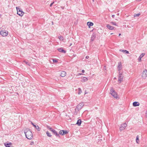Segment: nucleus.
<instances>
[{
    "label": "nucleus",
    "instance_id": "44",
    "mask_svg": "<svg viewBox=\"0 0 147 147\" xmlns=\"http://www.w3.org/2000/svg\"><path fill=\"white\" fill-rule=\"evenodd\" d=\"M137 1H141L142 0H137Z\"/></svg>",
    "mask_w": 147,
    "mask_h": 147
},
{
    "label": "nucleus",
    "instance_id": "15",
    "mask_svg": "<svg viewBox=\"0 0 147 147\" xmlns=\"http://www.w3.org/2000/svg\"><path fill=\"white\" fill-rule=\"evenodd\" d=\"M133 106L134 107L138 106L140 105V103L138 102H134L133 103Z\"/></svg>",
    "mask_w": 147,
    "mask_h": 147
},
{
    "label": "nucleus",
    "instance_id": "27",
    "mask_svg": "<svg viewBox=\"0 0 147 147\" xmlns=\"http://www.w3.org/2000/svg\"><path fill=\"white\" fill-rule=\"evenodd\" d=\"M59 38L60 40H63V37L61 36H60L59 37Z\"/></svg>",
    "mask_w": 147,
    "mask_h": 147
},
{
    "label": "nucleus",
    "instance_id": "28",
    "mask_svg": "<svg viewBox=\"0 0 147 147\" xmlns=\"http://www.w3.org/2000/svg\"><path fill=\"white\" fill-rule=\"evenodd\" d=\"M145 53H142L140 55L139 57H140L142 58L143 56L144 55Z\"/></svg>",
    "mask_w": 147,
    "mask_h": 147
},
{
    "label": "nucleus",
    "instance_id": "37",
    "mask_svg": "<svg viewBox=\"0 0 147 147\" xmlns=\"http://www.w3.org/2000/svg\"><path fill=\"white\" fill-rule=\"evenodd\" d=\"M115 16V15H112V17L113 18H114V17Z\"/></svg>",
    "mask_w": 147,
    "mask_h": 147
},
{
    "label": "nucleus",
    "instance_id": "21",
    "mask_svg": "<svg viewBox=\"0 0 147 147\" xmlns=\"http://www.w3.org/2000/svg\"><path fill=\"white\" fill-rule=\"evenodd\" d=\"M12 144L11 143H4V145L6 147H10V146Z\"/></svg>",
    "mask_w": 147,
    "mask_h": 147
},
{
    "label": "nucleus",
    "instance_id": "12",
    "mask_svg": "<svg viewBox=\"0 0 147 147\" xmlns=\"http://www.w3.org/2000/svg\"><path fill=\"white\" fill-rule=\"evenodd\" d=\"M31 123L32 124L37 130L38 131H39L40 130V129L38 126H36L32 122H31Z\"/></svg>",
    "mask_w": 147,
    "mask_h": 147
},
{
    "label": "nucleus",
    "instance_id": "35",
    "mask_svg": "<svg viewBox=\"0 0 147 147\" xmlns=\"http://www.w3.org/2000/svg\"><path fill=\"white\" fill-rule=\"evenodd\" d=\"M54 2H53V3H51L50 5V7H51L52 5L53 4V3H54Z\"/></svg>",
    "mask_w": 147,
    "mask_h": 147
},
{
    "label": "nucleus",
    "instance_id": "8",
    "mask_svg": "<svg viewBox=\"0 0 147 147\" xmlns=\"http://www.w3.org/2000/svg\"><path fill=\"white\" fill-rule=\"evenodd\" d=\"M57 50L60 52L65 53H66V51L64 50L63 48H58Z\"/></svg>",
    "mask_w": 147,
    "mask_h": 147
},
{
    "label": "nucleus",
    "instance_id": "46",
    "mask_svg": "<svg viewBox=\"0 0 147 147\" xmlns=\"http://www.w3.org/2000/svg\"><path fill=\"white\" fill-rule=\"evenodd\" d=\"M113 34V33H111V34Z\"/></svg>",
    "mask_w": 147,
    "mask_h": 147
},
{
    "label": "nucleus",
    "instance_id": "33",
    "mask_svg": "<svg viewBox=\"0 0 147 147\" xmlns=\"http://www.w3.org/2000/svg\"><path fill=\"white\" fill-rule=\"evenodd\" d=\"M53 63H57V61L56 59H53Z\"/></svg>",
    "mask_w": 147,
    "mask_h": 147
},
{
    "label": "nucleus",
    "instance_id": "29",
    "mask_svg": "<svg viewBox=\"0 0 147 147\" xmlns=\"http://www.w3.org/2000/svg\"><path fill=\"white\" fill-rule=\"evenodd\" d=\"M63 131V130H61V131H60L59 132V134H60L63 135V132H62Z\"/></svg>",
    "mask_w": 147,
    "mask_h": 147
},
{
    "label": "nucleus",
    "instance_id": "47",
    "mask_svg": "<svg viewBox=\"0 0 147 147\" xmlns=\"http://www.w3.org/2000/svg\"><path fill=\"white\" fill-rule=\"evenodd\" d=\"M114 78L115 79H116V78Z\"/></svg>",
    "mask_w": 147,
    "mask_h": 147
},
{
    "label": "nucleus",
    "instance_id": "10",
    "mask_svg": "<svg viewBox=\"0 0 147 147\" xmlns=\"http://www.w3.org/2000/svg\"><path fill=\"white\" fill-rule=\"evenodd\" d=\"M17 12V14L20 16H23L24 14V12L22 10L20 11H18V12Z\"/></svg>",
    "mask_w": 147,
    "mask_h": 147
},
{
    "label": "nucleus",
    "instance_id": "9",
    "mask_svg": "<svg viewBox=\"0 0 147 147\" xmlns=\"http://www.w3.org/2000/svg\"><path fill=\"white\" fill-rule=\"evenodd\" d=\"M66 72L64 71H61L60 75L61 77H63L66 76Z\"/></svg>",
    "mask_w": 147,
    "mask_h": 147
},
{
    "label": "nucleus",
    "instance_id": "5",
    "mask_svg": "<svg viewBox=\"0 0 147 147\" xmlns=\"http://www.w3.org/2000/svg\"><path fill=\"white\" fill-rule=\"evenodd\" d=\"M121 125L119 128V129L121 131H122L125 129L127 126V124L125 123H123Z\"/></svg>",
    "mask_w": 147,
    "mask_h": 147
},
{
    "label": "nucleus",
    "instance_id": "16",
    "mask_svg": "<svg viewBox=\"0 0 147 147\" xmlns=\"http://www.w3.org/2000/svg\"><path fill=\"white\" fill-rule=\"evenodd\" d=\"M107 27L110 30H112L114 29V27L112 26H111L109 24H107Z\"/></svg>",
    "mask_w": 147,
    "mask_h": 147
},
{
    "label": "nucleus",
    "instance_id": "17",
    "mask_svg": "<svg viewBox=\"0 0 147 147\" xmlns=\"http://www.w3.org/2000/svg\"><path fill=\"white\" fill-rule=\"evenodd\" d=\"M96 35H95V34H93L92 35V36H91V40L92 41H93L94 40V39H95V38L96 37Z\"/></svg>",
    "mask_w": 147,
    "mask_h": 147
},
{
    "label": "nucleus",
    "instance_id": "43",
    "mask_svg": "<svg viewBox=\"0 0 147 147\" xmlns=\"http://www.w3.org/2000/svg\"><path fill=\"white\" fill-rule=\"evenodd\" d=\"M121 35V34H120V33L119 34V36H120Z\"/></svg>",
    "mask_w": 147,
    "mask_h": 147
},
{
    "label": "nucleus",
    "instance_id": "39",
    "mask_svg": "<svg viewBox=\"0 0 147 147\" xmlns=\"http://www.w3.org/2000/svg\"><path fill=\"white\" fill-rule=\"evenodd\" d=\"M82 73H84L85 72V71L84 70H82Z\"/></svg>",
    "mask_w": 147,
    "mask_h": 147
},
{
    "label": "nucleus",
    "instance_id": "41",
    "mask_svg": "<svg viewBox=\"0 0 147 147\" xmlns=\"http://www.w3.org/2000/svg\"><path fill=\"white\" fill-rule=\"evenodd\" d=\"M24 62L26 63V64H28V63L26 62V61H24Z\"/></svg>",
    "mask_w": 147,
    "mask_h": 147
},
{
    "label": "nucleus",
    "instance_id": "48",
    "mask_svg": "<svg viewBox=\"0 0 147 147\" xmlns=\"http://www.w3.org/2000/svg\"><path fill=\"white\" fill-rule=\"evenodd\" d=\"M94 0H93V1Z\"/></svg>",
    "mask_w": 147,
    "mask_h": 147
},
{
    "label": "nucleus",
    "instance_id": "42",
    "mask_svg": "<svg viewBox=\"0 0 147 147\" xmlns=\"http://www.w3.org/2000/svg\"><path fill=\"white\" fill-rule=\"evenodd\" d=\"M61 7V8H62V9H64V7Z\"/></svg>",
    "mask_w": 147,
    "mask_h": 147
},
{
    "label": "nucleus",
    "instance_id": "25",
    "mask_svg": "<svg viewBox=\"0 0 147 147\" xmlns=\"http://www.w3.org/2000/svg\"><path fill=\"white\" fill-rule=\"evenodd\" d=\"M63 131L62 132H63V134H67L68 133V132H67V131H66L65 130H63Z\"/></svg>",
    "mask_w": 147,
    "mask_h": 147
},
{
    "label": "nucleus",
    "instance_id": "45",
    "mask_svg": "<svg viewBox=\"0 0 147 147\" xmlns=\"http://www.w3.org/2000/svg\"><path fill=\"white\" fill-rule=\"evenodd\" d=\"M119 13H118L117 14V15H119Z\"/></svg>",
    "mask_w": 147,
    "mask_h": 147
},
{
    "label": "nucleus",
    "instance_id": "31",
    "mask_svg": "<svg viewBox=\"0 0 147 147\" xmlns=\"http://www.w3.org/2000/svg\"><path fill=\"white\" fill-rule=\"evenodd\" d=\"M47 127L51 131L52 130V129H52V128L51 127H50L49 126H47Z\"/></svg>",
    "mask_w": 147,
    "mask_h": 147
},
{
    "label": "nucleus",
    "instance_id": "14",
    "mask_svg": "<svg viewBox=\"0 0 147 147\" xmlns=\"http://www.w3.org/2000/svg\"><path fill=\"white\" fill-rule=\"evenodd\" d=\"M51 131L55 135L57 136H59V134H58L57 132L54 129H52Z\"/></svg>",
    "mask_w": 147,
    "mask_h": 147
},
{
    "label": "nucleus",
    "instance_id": "40",
    "mask_svg": "<svg viewBox=\"0 0 147 147\" xmlns=\"http://www.w3.org/2000/svg\"><path fill=\"white\" fill-rule=\"evenodd\" d=\"M78 74V75H82L83 74H82V73H79Z\"/></svg>",
    "mask_w": 147,
    "mask_h": 147
},
{
    "label": "nucleus",
    "instance_id": "1",
    "mask_svg": "<svg viewBox=\"0 0 147 147\" xmlns=\"http://www.w3.org/2000/svg\"><path fill=\"white\" fill-rule=\"evenodd\" d=\"M24 134H25L26 137L28 139H31L33 137V134L29 129H26L24 131Z\"/></svg>",
    "mask_w": 147,
    "mask_h": 147
},
{
    "label": "nucleus",
    "instance_id": "36",
    "mask_svg": "<svg viewBox=\"0 0 147 147\" xmlns=\"http://www.w3.org/2000/svg\"><path fill=\"white\" fill-rule=\"evenodd\" d=\"M89 58V57L88 56H86V58L87 59H88Z\"/></svg>",
    "mask_w": 147,
    "mask_h": 147
},
{
    "label": "nucleus",
    "instance_id": "30",
    "mask_svg": "<svg viewBox=\"0 0 147 147\" xmlns=\"http://www.w3.org/2000/svg\"><path fill=\"white\" fill-rule=\"evenodd\" d=\"M16 9H17V12H18V11H21V9H20L19 7H16Z\"/></svg>",
    "mask_w": 147,
    "mask_h": 147
},
{
    "label": "nucleus",
    "instance_id": "19",
    "mask_svg": "<svg viewBox=\"0 0 147 147\" xmlns=\"http://www.w3.org/2000/svg\"><path fill=\"white\" fill-rule=\"evenodd\" d=\"M120 51H122L125 54H128L129 53V52L126 50L120 49Z\"/></svg>",
    "mask_w": 147,
    "mask_h": 147
},
{
    "label": "nucleus",
    "instance_id": "6",
    "mask_svg": "<svg viewBox=\"0 0 147 147\" xmlns=\"http://www.w3.org/2000/svg\"><path fill=\"white\" fill-rule=\"evenodd\" d=\"M142 76L144 79H145L147 76V70L145 69L144 71L142 74Z\"/></svg>",
    "mask_w": 147,
    "mask_h": 147
},
{
    "label": "nucleus",
    "instance_id": "11",
    "mask_svg": "<svg viewBox=\"0 0 147 147\" xmlns=\"http://www.w3.org/2000/svg\"><path fill=\"white\" fill-rule=\"evenodd\" d=\"M82 80L81 81L82 82H85L88 80V79L86 77H84L81 78Z\"/></svg>",
    "mask_w": 147,
    "mask_h": 147
},
{
    "label": "nucleus",
    "instance_id": "23",
    "mask_svg": "<svg viewBox=\"0 0 147 147\" xmlns=\"http://www.w3.org/2000/svg\"><path fill=\"white\" fill-rule=\"evenodd\" d=\"M78 94H80L81 93L82 91V90H81V89H80V88H78Z\"/></svg>",
    "mask_w": 147,
    "mask_h": 147
},
{
    "label": "nucleus",
    "instance_id": "22",
    "mask_svg": "<svg viewBox=\"0 0 147 147\" xmlns=\"http://www.w3.org/2000/svg\"><path fill=\"white\" fill-rule=\"evenodd\" d=\"M136 141L137 143H139V136L138 135H137L136 136Z\"/></svg>",
    "mask_w": 147,
    "mask_h": 147
},
{
    "label": "nucleus",
    "instance_id": "20",
    "mask_svg": "<svg viewBox=\"0 0 147 147\" xmlns=\"http://www.w3.org/2000/svg\"><path fill=\"white\" fill-rule=\"evenodd\" d=\"M81 120L80 119H78V120L77 122L76 123V124L78 126H80L81 125Z\"/></svg>",
    "mask_w": 147,
    "mask_h": 147
},
{
    "label": "nucleus",
    "instance_id": "4",
    "mask_svg": "<svg viewBox=\"0 0 147 147\" xmlns=\"http://www.w3.org/2000/svg\"><path fill=\"white\" fill-rule=\"evenodd\" d=\"M8 33V31L5 30H1L0 32V34L3 36H7Z\"/></svg>",
    "mask_w": 147,
    "mask_h": 147
},
{
    "label": "nucleus",
    "instance_id": "3",
    "mask_svg": "<svg viewBox=\"0 0 147 147\" xmlns=\"http://www.w3.org/2000/svg\"><path fill=\"white\" fill-rule=\"evenodd\" d=\"M110 93L114 98H117L118 97L116 93L115 92L114 90L112 88H111V89Z\"/></svg>",
    "mask_w": 147,
    "mask_h": 147
},
{
    "label": "nucleus",
    "instance_id": "38",
    "mask_svg": "<svg viewBox=\"0 0 147 147\" xmlns=\"http://www.w3.org/2000/svg\"><path fill=\"white\" fill-rule=\"evenodd\" d=\"M34 142H31L30 144L31 145H32V144H34Z\"/></svg>",
    "mask_w": 147,
    "mask_h": 147
},
{
    "label": "nucleus",
    "instance_id": "32",
    "mask_svg": "<svg viewBox=\"0 0 147 147\" xmlns=\"http://www.w3.org/2000/svg\"><path fill=\"white\" fill-rule=\"evenodd\" d=\"M111 23L113 25H116V24L115 22H111Z\"/></svg>",
    "mask_w": 147,
    "mask_h": 147
},
{
    "label": "nucleus",
    "instance_id": "2",
    "mask_svg": "<svg viewBox=\"0 0 147 147\" xmlns=\"http://www.w3.org/2000/svg\"><path fill=\"white\" fill-rule=\"evenodd\" d=\"M119 75L118 77V82L120 83L123 80V73L121 72L120 71H119Z\"/></svg>",
    "mask_w": 147,
    "mask_h": 147
},
{
    "label": "nucleus",
    "instance_id": "13",
    "mask_svg": "<svg viewBox=\"0 0 147 147\" xmlns=\"http://www.w3.org/2000/svg\"><path fill=\"white\" fill-rule=\"evenodd\" d=\"M118 68L119 71H120L122 68V66L121 62L118 63Z\"/></svg>",
    "mask_w": 147,
    "mask_h": 147
},
{
    "label": "nucleus",
    "instance_id": "26",
    "mask_svg": "<svg viewBox=\"0 0 147 147\" xmlns=\"http://www.w3.org/2000/svg\"><path fill=\"white\" fill-rule=\"evenodd\" d=\"M140 15V13H138L137 14H134V17H138V16H139Z\"/></svg>",
    "mask_w": 147,
    "mask_h": 147
},
{
    "label": "nucleus",
    "instance_id": "7",
    "mask_svg": "<svg viewBox=\"0 0 147 147\" xmlns=\"http://www.w3.org/2000/svg\"><path fill=\"white\" fill-rule=\"evenodd\" d=\"M84 105V104L83 102H81L79 104L77 107V108L78 109V110H80L81 109V108L83 107Z\"/></svg>",
    "mask_w": 147,
    "mask_h": 147
},
{
    "label": "nucleus",
    "instance_id": "18",
    "mask_svg": "<svg viewBox=\"0 0 147 147\" xmlns=\"http://www.w3.org/2000/svg\"><path fill=\"white\" fill-rule=\"evenodd\" d=\"M87 25L90 28V26H92L93 25V23L91 22H88L87 23Z\"/></svg>",
    "mask_w": 147,
    "mask_h": 147
},
{
    "label": "nucleus",
    "instance_id": "34",
    "mask_svg": "<svg viewBox=\"0 0 147 147\" xmlns=\"http://www.w3.org/2000/svg\"><path fill=\"white\" fill-rule=\"evenodd\" d=\"M141 58L140 57H139V58H138L139 61H141Z\"/></svg>",
    "mask_w": 147,
    "mask_h": 147
},
{
    "label": "nucleus",
    "instance_id": "24",
    "mask_svg": "<svg viewBox=\"0 0 147 147\" xmlns=\"http://www.w3.org/2000/svg\"><path fill=\"white\" fill-rule=\"evenodd\" d=\"M46 134L47 136H48L49 137H51V135L48 131H47L46 132Z\"/></svg>",
    "mask_w": 147,
    "mask_h": 147
}]
</instances>
